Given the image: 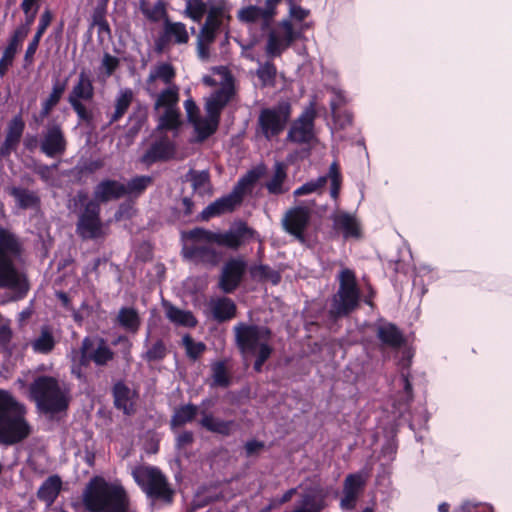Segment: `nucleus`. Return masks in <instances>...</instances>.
<instances>
[{
    "mask_svg": "<svg viewBox=\"0 0 512 512\" xmlns=\"http://www.w3.org/2000/svg\"><path fill=\"white\" fill-rule=\"evenodd\" d=\"M282 0H265L264 6L248 5L237 13L240 22L246 24L260 23L263 32L268 31L266 53L269 57L280 56L298 37L290 20H281L274 28L272 24L277 15V7Z\"/></svg>",
    "mask_w": 512,
    "mask_h": 512,
    "instance_id": "1",
    "label": "nucleus"
},
{
    "mask_svg": "<svg viewBox=\"0 0 512 512\" xmlns=\"http://www.w3.org/2000/svg\"><path fill=\"white\" fill-rule=\"evenodd\" d=\"M20 255L21 244L17 237L0 228V288L11 290L13 301L25 298L30 289L26 276L15 265Z\"/></svg>",
    "mask_w": 512,
    "mask_h": 512,
    "instance_id": "2",
    "label": "nucleus"
},
{
    "mask_svg": "<svg viewBox=\"0 0 512 512\" xmlns=\"http://www.w3.org/2000/svg\"><path fill=\"white\" fill-rule=\"evenodd\" d=\"M26 413L22 403L10 392L0 389V445L12 446L30 436L32 427Z\"/></svg>",
    "mask_w": 512,
    "mask_h": 512,
    "instance_id": "3",
    "label": "nucleus"
},
{
    "mask_svg": "<svg viewBox=\"0 0 512 512\" xmlns=\"http://www.w3.org/2000/svg\"><path fill=\"white\" fill-rule=\"evenodd\" d=\"M29 398L44 413H59L68 408L69 389L57 378L40 375L29 385Z\"/></svg>",
    "mask_w": 512,
    "mask_h": 512,
    "instance_id": "4",
    "label": "nucleus"
},
{
    "mask_svg": "<svg viewBox=\"0 0 512 512\" xmlns=\"http://www.w3.org/2000/svg\"><path fill=\"white\" fill-rule=\"evenodd\" d=\"M182 239V255L186 260L206 266H216L220 262L222 253L214 247L210 230L197 227L183 232Z\"/></svg>",
    "mask_w": 512,
    "mask_h": 512,
    "instance_id": "5",
    "label": "nucleus"
},
{
    "mask_svg": "<svg viewBox=\"0 0 512 512\" xmlns=\"http://www.w3.org/2000/svg\"><path fill=\"white\" fill-rule=\"evenodd\" d=\"M339 287L332 296L329 318L336 321L346 317L355 311L361 300L360 288L357 284L355 272L349 268H343L337 275Z\"/></svg>",
    "mask_w": 512,
    "mask_h": 512,
    "instance_id": "6",
    "label": "nucleus"
},
{
    "mask_svg": "<svg viewBox=\"0 0 512 512\" xmlns=\"http://www.w3.org/2000/svg\"><path fill=\"white\" fill-rule=\"evenodd\" d=\"M131 474L148 498L165 504L173 502L175 491L159 468L139 465L132 469Z\"/></svg>",
    "mask_w": 512,
    "mask_h": 512,
    "instance_id": "7",
    "label": "nucleus"
},
{
    "mask_svg": "<svg viewBox=\"0 0 512 512\" xmlns=\"http://www.w3.org/2000/svg\"><path fill=\"white\" fill-rule=\"evenodd\" d=\"M292 106L288 101H280L276 105L260 110L256 135L271 141L280 136L291 120Z\"/></svg>",
    "mask_w": 512,
    "mask_h": 512,
    "instance_id": "8",
    "label": "nucleus"
},
{
    "mask_svg": "<svg viewBox=\"0 0 512 512\" xmlns=\"http://www.w3.org/2000/svg\"><path fill=\"white\" fill-rule=\"evenodd\" d=\"M235 344L241 354H256L263 346H271L272 331L265 325L238 322L233 327Z\"/></svg>",
    "mask_w": 512,
    "mask_h": 512,
    "instance_id": "9",
    "label": "nucleus"
},
{
    "mask_svg": "<svg viewBox=\"0 0 512 512\" xmlns=\"http://www.w3.org/2000/svg\"><path fill=\"white\" fill-rule=\"evenodd\" d=\"M95 95L93 80L88 72L82 70L71 91L67 101L76 113L79 121L88 126L94 122L93 110L85 106V102H91Z\"/></svg>",
    "mask_w": 512,
    "mask_h": 512,
    "instance_id": "10",
    "label": "nucleus"
},
{
    "mask_svg": "<svg viewBox=\"0 0 512 512\" xmlns=\"http://www.w3.org/2000/svg\"><path fill=\"white\" fill-rule=\"evenodd\" d=\"M153 97L155 98L154 109H164V112L159 116L156 130L177 131L181 125L178 108L179 87L177 85L163 87Z\"/></svg>",
    "mask_w": 512,
    "mask_h": 512,
    "instance_id": "11",
    "label": "nucleus"
},
{
    "mask_svg": "<svg viewBox=\"0 0 512 512\" xmlns=\"http://www.w3.org/2000/svg\"><path fill=\"white\" fill-rule=\"evenodd\" d=\"M115 357L107 340L99 336L85 337L79 349L78 362L80 366H89L91 363L97 367L107 366Z\"/></svg>",
    "mask_w": 512,
    "mask_h": 512,
    "instance_id": "12",
    "label": "nucleus"
},
{
    "mask_svg": "<svg viewBox=\"0 0 512 512\" xmlns=\"http://www.w3.org/2000/svg\"><path fill=\"white\" fill-rule=\"evenodd\" d=\"M68 141L62 125L49 121L40 133V152L48 158L62 157L67 150Z\"/></svg>",
    "mask_w": 512,
    "mask_h": 512,
    "instance_id": "13",
    "label": "nucleus"
},
{
    "mask_svg": "<svg viewBox=\"0 0 512 512\" xmlns=\"http://www.w3.org/2000/svg\"><path fill=\"white\" fill-rule=\"evenodd\" d=\"M76 231L84 240L103 237L100 206L96 201L90 200L86 203L83 212L79 216Z\"/></svg>",
    "mask_w": 512,
    "mask_h": 512,
    "instance_id": "14",
    "label": "nucleus"
},
{
    "mask_svg": "<svg viewBox=\"0 0 512 512\" xmlns=\"http://www.w3.org/2000/svg\"><path fill=\"white\" fill-rule=\"evenodd\" d=\"M157 131L158 135L151 141L145 152L140 158V162L146 166H151L158 162H166L175 157L176 145L167 135Z\"/></svg>",
    "mask_w": 512,
    "mask_h": 512,
    "instance_id": "15",
    "label": "nucleus"
},
{
    "mask_svg": "<svg viewBox=\"0 0 512 512\" xmlns=\"http://www.w3.org/2000/svg\"><path fill=\"white\" fill-rule=\"evenodd\" d=\"M316 113L313 108L305 109L294 120L288 130L286 140L296 144H306L314 138V120Z\"/></svg>",
    "mask_w": 512,
    "mask_h": 512,
    "instance_id": "16",
    "label": "nucleus"
},
{
    "mask_svg": "<svg viewBox=\"0 0 512 512\" xmlns=\"http://www.w3.org/2000/svg\"><path fill=\"white\" fill-rule=\"evenodd\" d=\"M189 41V34L185 24L181 22H172L165 20L163 30L155 40L154 50L161 54L165 52L171 44L182 45Z\"/></svg>",
    "mask_w": 512,
    "mask_h": 512,
    "instance_id": "17",
    "label": "nucleus"
},
{
    "mask_svg": "<svg viewBox=\"0 0 512 512\" xmlns=\"http://www.w3.org/2000/svg\"><path fill=\"white\" fill-rule=\"evenodd\" d=\"M311 211L304 206H297L289 209L283 219L282 226L284 230L293 235L300 243H305V230L310 222Z\"/></svg>",
    "mask_w": 512,
    "mask_h": 512,
    "instance_id": "18",
    "label": "nucleus"
},
{
    "mask_svg": "<svg viewBox=\"0 0 512 512\" xmlns=\"http://www.w3.org/2000/svg\"><path fill=\"white\" fill-rule=\"evenodd\" d=\"M246 268L247 263L244 259L240 257L229 259L222 267L219 288L227 294L234 292L240 285Z\"/></svg>",
    "mask_w": 512,
    "mask_h": 512,
    "instance_id": "19",
    "label": "nucleus"
},
{
    "mask_svg": "<svg viewBox=\"0 0 512 512\" xmlns=\"http://www.w3.org/2000/svg\"><path fill=\"white\" fill-rule=\"evenodd\" d=\"M328 179L331 181L330 195L333 199H336L339 195L341 186V175L336 162H333L330 165L327 175L320 176L315 180L304 183L294 191V196L299 197L314 193L323 188L326 185Z\"/></svg>",
    "mask_w": 512,
    "mask_h": 512,
    "instance_id": "20",
    "label": "nucleus"
},
{
    "mask_svg": "<svg viewBox=\"0 0 512 512\" xmlns=\"http://www.w3.org/2000/svg\"><path fill=\"white\" fill-rule=\"evenodd\" d=\"M176 77L175 68L168 62H158L153 65L149 71V75L145 81V90L150 96L157 94L161 85L168 87L176 85L174 79Z\"/></svg>",
    "mask_w": 512,
    "mask_h": 512,
    "instance_id": "21",
    "label": "nucleus"
},
{
    "mask_svg": "<svg viewBox=\"0 0 512 512\" xmlns=\"http://www.w3.org/2000/svg\"><path fill=\"white\" fill-rule=\"evenodd\" d=\"M214 243L231 249L239 248L245 241L252 239L255 231L249 228L245 223H240L236 227L224 233L211 231Z\"/></svg>",
    "mask_w": 512,
    "mask_h": 512,
    "instance_id": "22",
    "label": "nucleus"
},
{
    "mask_svg": "<svg viewBox=\"0 0 512 512\" xmlns=\"http://www.w3.org/2000/svg\"><path fill=\"white\" fill-rule=\"evenodd\" d=\"M238 192L232 191L230 194L225 195L211 204H209L201 213L203 220H209L212 217L220 216L224 213L231 212L234 208L241 203Z\"/></svg>",
    "mask_w": 512,
    "mask_h": 512,
    "instance_id": "23",
    "label": "nucleus"
},
{
    "mask_svg": "<svg viewBox=\"0 0 512 512\" xmlns=\"http://www.w3.org/2000/svg\"><path fill=\"white\" fill-rule=\"evenodd\" d=\"M234 88L231 84H225L214 91L206 100L205 109L208 115L220 119L222 109L232 99Z\"/></svg>",
    "mask_w": 512,
    "mask_h": 512,
    "instance_id": "24",
    "label": "nucleus"
},
{
    "mask_svg": "<svg viewBox=\"0 0 512 512\" xmlns=\"http://www.w3.org/2000/svg\"><path fill=\"white\" fill-rule=\"evenodd\" d=\"M125 196L124 183L117 180L106 179L99 182L94 189V198L97 203H106L110 200Z\"/></svg>",
    "mask_w": 512,
    "mask_h": 512,
    "instance_id": "25",
    "label": "nucleus"
},
{
    "mask_svg": "<svg viewBox=\"0 0 512 512\" xmlns=\"http://www.w3.org/2000/svg\"><path fill=\"white\" fill-rule=\"evenodd\" d=\"M25 124L20 116H15L8 124L5 141L0 148V156L7 157L16 149L23 134Z\"/></svg>",
    "mask_w": 512,
    "mask_h": 512,
    "instance_id": "26",
    "label": "nucleus"
},
{
    "mask_svg": "<svg viewBox=\"0 0 512 512\" xmlns=\"http://www.w3.org/2000/svg\"><path fill=\"white\" fill-rule=\"evenodd\" d=\"M287 169L283 162L276 161L273 165L272 173L265 183V188L269 194L281 195L289 190L286 185Z\"/></svg>",
    "mask_w": 512,
    "mask_h": 512,
    "instance_id": "27",
    "label": "nucleus"
},
{
    "mask_svg": "<svg viewBox=\"0 0 512 512\" xmlns=\"http://www.w3.org/2000/svg\"><path fill=\"white\" fill-rule=\"evenodd\" d=\"M208 306L213 318L218 322H225L236 316V304L228 297L211 298Z\"/></svg>",
    "mask_w": 512,
    "mask_h": 512,
    "instance_id": "28",
    "label": "nucleus"
},
{
    "mask_svg": "<svg viewBox=\"0 0 512 512\" xmlns=\"http://www.w3.org/2000/svg\"><path fill=\"white\" fill-rule=\"evenodd\" d=\"M334 228L343 233L344 238L360 237V225L356 217L341 211L332 216Z\"/></svg>",
    "mask_w": 512,
    "mask_h": 512,
    "instance_id": "29",
    "label": "nucleus"
},
{
    "mask_svg": "<svg viewBox=\"0 0 512 512\" xmlns=\"http://www.w3.org/2000/svg\"><path fill=\"white\" fill-rule=\"evenodd\" d=\"M135 396V392L122 381L117 382L113 386L114 405L117 409L122 410L126 415L134 413Z\"/></svg>",
    "mask_w": 512,
    "mask_h": 512,
    "instance_id": "30",
    "label": "nucleus"
},
{
    "mask_svg": "<svg viewBox=\"0 0 512 512\" xmlns=\"http://www.w3.org/2000/svg\"><path fill=\"white\" fill-rule=\"evenodd\" d=\"M221 26L205 21L197 38V54L201 60H207L210 56L209 46L214 42L217 32Z\"/></svg>",
    "mask_w": 512,
    "mask_h": 512,
    "instance_id": "31",
    "label": "nucleus"
},
{
    "mask_svg": "<svg viewBox=\"0 0 512 512\" xmlns=\"http://www.w3.org/2000/svg\"><path fill=\"white\" fill-rule=\"evenodd\" d=\"M9 195L15 199L17 206L23 210L38 209L41 199L37 191L29 190L24 187H10Z\"/></svg>",
    "mask_w": 512,
    "mask_h": 512,
    "instance_id": "32",
    "label": "nucleus"
},
{
    "mask_svg": "<svg viewBox=\"0 0 512 512\" xmlns=\"http://www.w3.org/2000/svg\"><path fill=\"white\" fill-rule=\"evenodd\" d=\"M200 425L209 432L219 434L221 436H230L237 429L234 420H223L214 417L212 414L203 413Z\"/></svg>",
    "mask_w": 512,
    "mask_h": 512,
    "instance_id": "33",
    "label": "nucleus"
},
{
    "mask_svg": "<svg viewBox=\"0 0 512 512\" xmlns=\"http://www.w3.org/2000/svg\"><path fill=\"white\" fill-rule=\"evenodd\" d=\"M163 307L166 318L177 326L193 328L198 323L191 311L182 310L166 301L163 302Z\"/></svg>",
    "mask_w": 512,
    "mask_h": 512,
    "instance_id": "34",
    "label": "nucleus"
},
{
    "mask_svg": "<svg viewBox=\"0 0 512 512\" xmlns=\"http://www.w3.org/2000/svg\"><path fill=\"white\" fill-rule=\"evenodd\" d=\"M376 334L384 346L394 349L401 347L405 341L402 332L392 323H381Z\"/></svg>",
    "mask_w": 512,
    "mask_h": 512,
    "instance_id": "35",
    "label": "nucleus"
},
{
    "mask_svg": "<svg viewBox=\"0 0 512 512\" xmlns=\"http://www.w3.org/2000/svg\"><path fill=\"white\" fill-rule=\"evenodd\" d=\"M52 18H53L52 13L49 10H45L41 14L40 19H39V24L37 27V31H36L34 37L32 38V40L30 41V43L28 44L25 55H24V61L26 64H31L33 62L34 55L38 49L40 40H41L43 34L45 33L46 29L50 25Z\"/></svg>",
    "mask_w": 512,
    "mask_h": 512,
    "instance_id": "36",
    "label": "nucleus"
},
{
    "mask_svg": "<svg viewBox=\"0 0 512 512\" xmlns=\"http://www.w3.org/2000/svg\"><path fill=\"white\" fill-rule=\"evenodd\" d=\"M62 488V480L58 475L49 476L39 487L37 497L48 506L52 505L57 499Z\"/></svg>",
    "mask_w": 512,
    "mask_h": 512,
    "instance_id": "37",
    "label": "nucleus"
},
{
    "mask_svg": "<svg viewBox=\"0 0 512 512\" xmlns=\"http://www.w3.org/2000/svg\"><path fill=\"white\" fill-rule=\"evenodd\" d=\"M116 323L126 332L136 334L141 326V318L135 308L122 307L116 317Z\"/></svg>",
    "mask_w": 512,
    "mask_h": 512,
    "instance_id": "38",
    "label": "nucleus"
},
{
    "mask_svg": "<svg viewBox=\"0 0 512 512\" xmlns=\"http://www.w3.org/2000/svg\"><path fill=\"white\" fill-rule=\"evenodd\" d=\"M25 38L20 37L16 33H12L8 45L3 51V55L0 59V76L3 77L6 75L9 67L12 66L14 58L18 52V50L21 48L22 43Z\"/></svg>",
    "mask_w": 512,
    "mask_h": 512,
    "instance_id": "39",
    "label": "nucleus"
},
{
    "mask_svg": "<svg viewBox=\"0 0 512 512\" xmlns=\"http://www.w3.org/2000/svg\"><path fill=\"white\" fill-rule=\"evenodd\" d=\"M134 99V93L130 88L120 89L115 98V110L109 116V124L119 121L128 111Z\"/></svg>",
    "mask_w": 512,
    "mask_h": 512,
    "instance_id": "40",
    "label": "nucleus"
},
{
    "mask_svg": "<svg viewBox=\"0 0 512 512\" xmlns=\"http://www.w3.org/2000/svg\"><path fill=\"white\" fill-rule=\"evenodd\" d=\"M66 89V83L56 81L53 84L52 91L49 97L42 102V107L38 116H35V121L42 122L51 112V110L58 104L64 91Z\"/></svg>",
    "mask_w": 512,
    "mask_h": 512,
    "instance_id": "41",
    "label": "nucleus"
},
{
    "mask_svg": "<svg viewBox=\"0 0 512 512\" xmlns=\"http://www.w3.org/2000/svg\"><path fill=\"white\" fill-rule=\"evenodd\" d=\"M212 387L227 388L231 384V376L227 368V361L220 360L211 364Z\"/></svg>",
    "mask_w": 512,
    "mask_h": 512,
    "instance_id": "42",
    "label": "nucleus"
},
{
    "mask_svg": "<svg viewBox=\"0 0 512 512\" xmlns=\"http://www.w3.org/2000/svg\"><path fill=\"white\" fill-rule=\"evenodd\" d=\"M265 172L266 167L264 165H259L253 168L239 179L233 191L238 192L240 199L242 200L245 190L252 187L261 177L264 176Z\"/></svg>",
    "mask_w": 512,
    "mask_h": 512,
    "instance_id": "43",
    "label": "nucleus"
},
{
    "mask_svg": "<svg viewBox=\"0 0 512 512\" xmlns=\"http://www.w3.org/2000/svg\"><path fill=\"white\" fill-rule=\"evenodd\" d=\"M216 117L207 114V117H199L192 122L200 140H205L210 137L216 130L219 124Z\"/></svg>",
    "mask_w": 512,
    "mask_h": 512,
    "instance_id": "44",
    "label": "nucleus"
},
{
    "mask_svg": "<svg viewBox=\"0 0 512 512\" xmlns=\"http://www.w3.org/2000/svg\"><path fill=\"white\" fill-rule=\"evenodd\" d=\"M229 11L230 5L226 1H215L209 7L206 21H209V23H215L219 26H222L224 19H230Z\"/></svg>",
    "mask_w": 512,
    "mask_h": 512,
    "instance_id": "45",
    "label": "nucleus"
},
{
    "mask_svg": "<svg viewBox=\"0 0 512 512\" xmlns=\"http://www.w3.org/2000/svg\"><path fill=\"white\" fill-rule=\"evenodd\" d=\"M32 349L37 353L47 354L55 346L53 334L48 326L41 328L40 335L31 342Z\"/></svg>",
    "mask_w": 512,
    "mask_h": 512,
    "instance_id": "46",
    "label": "nucleus"
},
{
    "mask_svg": "<svg viewBox=\"0 0 512 512\" xmlns=\"http://www.w3.org/2000/svg\"><path fill=\"white\" fill-rule=\"evenodd\" d=\"M198 413V407L194 404L182 405L175 409L171 418V426L180 427L191 422Z\"/></svg>",
    "mask_w": 512,
    "mask_h": 512,
    "instance_id": "47",
    "label": "nucleus"
},
{
    "mask_svg": "<svg viewBox=\"0 0 512 512\" xmlns=\"http://www.w3.org/2000/svg\"><path fill=\"white\" fill-rule=\"evenodd\" d=\"M153 183V177L149 175H140L131 178L127 184H124L125 196L138 197Z\"/></svg>",
    "mask_w": 512,
    "mask_h": 512,
    "instance_id": "48",
    "label": "nucleus"
},
{
    "mask_svg": "<svg viewBox=\"0 0 512 512\" xmlns=\"http://www.w3.org/2000/svg\"><path fill=\"white\" fill-rule=\"evenodd\" d=\"M168 354V348L162 339H157L151 346L142 353L141 357L146 362L162 361Z\"/></svg>",
    "mask_w": 512,
    "mask_h": 512,
    "instance_id": "49",
    "label": "nucleus"
},
{
    "mask_svg": "<svg viewBox=\"0 0 512 512\" xmlns=\"http://www.w3.org/2000/svg\"><path fill=\"white\" fill-rule=\"evenodd\" d=\"M276 74H277V69H276L275 65L270 61H267L265 63H260V65L256 71V75L259 78V80L261 81V85L263 87L274 86L275 80H276Z\"/></svg>",
    "mask_w": 512,
    "mask_h": 512,
    "instance_id": "50",
    "label": "nucleus"
},
{
    "mask_svg": "<svg viewBox=\"0 0 512 512\" xmlns=\"http://www.w3.org/2000/svg\"><path fill=\"white\" fill-rule=\"evenodd\" d=\"M148 118V109L145 105L138 104L131 115L129 116V123L131 125L130 132L137 134L145 125Z\"/></svg>",
    "mask_w": 512,
    "mask_h": 512,
    "instance_id": "51",
    "label": "nucleus"
},
{
    "mask_svg": "<svg viewBox=\"0 0 512 512\" xmlns=\"http://www.w3.org/2000/svg\"><path fill=\"white\" fill-rule=\"evenodd\" d=\"M251 276L260 280H268L273 284H278L281 280L279 272L268 265H255L250 270Z\"/></svg>",
    "mask_w": 512,
    "mask_h": 512,
    "instance_id": "52",
    "label": "nucleus"
},
{
    "mask_svg": "<svg viewBox=\"0 0 512 512\" xmlns=\"http://www.w3.org/2000/svg\"><path fill=\"white\" fill-rule=\"evenodd\" d=\"M182 345L186 350L187 357L193 361L197 360L206 351V344L201 341H194L189 334L183 336Z\"/></svg>",
    "mask_w": 512,
    "mask_h": 512,
    "instance_id": "53",
    "label": "nucleus"
},
{
    "mask_svg": "<svg viewBox=\"0 0 512 512\" xmlns=\"http://www.w3.org/2000/svg\"><path fill=\"white\" fill-rule=\"evenodd\" d=\"M367 480V475L362 472L349 474L345 480L343 485V490L348 492H353L354 494H359V492L364 488Z\"/></svg>",
    "mask_w": 512,
    "mask_h": 512,
    "instance_id": "54",
    "label": "nucleus"
},
{
    "mask_svg": "<svg viewBox=\"0 0 512 512\" xmlns=\"http://www.w3.org/2000/svg\"><path fill=\"white\" fill-rule=\"evenodd\" d=\"M140 11L150 21L157 22L165 14V7H164V4L161 1H158L153 6H150V5H148L146 3V1L141 0V2H140Z\"/></svg>",
    "mask_w": 512,
    "mask_h": 512,
    "instance_id": "55",
    "label": "nucleus"
},
{
    "mask_svg": "<svg viewBox=\"0 0 512 512\" xmlns=\"http://www.w3.org/2000/svg\"><path fill=\"white\" fill-rule=\"evenodd\" d=\"M186 12L196 22H200L207 12V6L203 0H187Z\"/></svg>",
    "mask_w": 512,
    "mask_h": 512,
    "instance_id": "56",
    "label": "nucleus"
},
{
    "mask_svg": "<svg viewBox=\"0 0 512 512\" xmlns=\"http://www.w3.org/2000/svg\"><path fill=\"white\" fill-rule=\"evenodd\" d=\"M191 184L193 190L200 195L204 194L209 188V173L207 171H196L191 175Z\"/></svg>",
    "mask_w": 512,
    "mask_h": 512,
    "instance_id": "57",
    "label": "nucleus"
},
{
    "mask_svg": "<svg viewBox=\"0 0 512 512\" xmlns=\"http://www.w3.org/2000/svg\"><path fill=\"white\" fill-rule=\"evenodd\" d=\"M120 60L109 53L103 55L99 70L100 73L105 77H110L119 67Z\"/></svg>",
    "mask_w": 512,
    "mask_h": 512,
    "instance_id": "58",
    "label": "nucleus"
},
{
    "mask_svg": "<svg viewBox=\"0 0 512 512\" xmlns=\"http://www.w3.org/2000/svg\"><path fill=\"white\" fill-rule=\"evenodd\" d=\"M37 12L38 6H36L33 11L24 12L25 21L14 30V33L18 34L20 37L26 38L30 32L31 25L35 21Z\"/></svg>",
    "mask_w": 512,
    "mask_h": 512,
    "instance_id": "59",
    "label": "nucleus"
},
{
    "mask_svg": "<svg viewBox=\"0 0 512 512\" xmlns=\"http://www.w3.org/2000/svg\"><path fill=\"white\" fill-rule=\"evenodd\" d=\"M334 97L330 101L331 113L335 121H340L339 108L345 103V97L340 90L333 89Z\"/></svg>",
    "mask_w": 512,
    "mask_h": 512,
    "instance_id": "60",
    "label": "nucleus"
},
{
    "mask_svg": "<svg viewBox=\"0 0 512 512\" xmlns=\"http://www.w3.org/2000/svg\"><path fill=\"white\" fill-rule=\"evenodd\" d=\"M272 352H273L272 346H263L261 350L256 352V354H253L254 356H256V359H255V362L253 365V369L256 372L262 371V367H263L264 363L270 358Z\"/></svg>",
    "mask_w": 512,
    "mask_h": 512,
    "instance_id": "61",
    "label": "nucleus"
},
{
    "mask_svg": "<svg viewBox=\"0 0 512 512\" xmlns=\"http://www.w3.org/2000/svg\"><path fill=\"white\" fill-rule=\"evenodd\" d=\"M400 381L403 385V394L401 396V400L404 402V404H408L410 401H412L413 394H412V386L409 381V373L405 372L404 370L401 372V378Z\"/></svg>",
    "mask_w": 512,
    "mask_h": 512,
    "instance_id": "62",
    "label": "nucleus"
},
{
    "mask_svg": "<svg viewBox=\"0 0 512 512\" xmlns=\"http://www.w3.org/2000/svg\"><path fill=\"white\" fill-rule=\"evenodd\" d=\"M397 452V444L394 439H389L382 446L381 457L387 462L393 461Z\"/></svg>",
    "mask_w": 512,
    "mask_h": 512,
    "instance_id": "63",
    "label": "nucleus"
},
{
    "mask_svg": "<svg viewBox=\"0 0 512 512\" xmlns=\"http://www.w3.org/2000/svg\"><path fill=\"white\" fill-rule=\"evenodd\" d=\"M460 510L462 512H493V508L490 505H478L469 501L464 502Z\"/></svg>",
    "mask_w": 512,
    "mask_h": 512,
    "instance_id": "64",
    "label": "nucleus"
}]
</instances>
